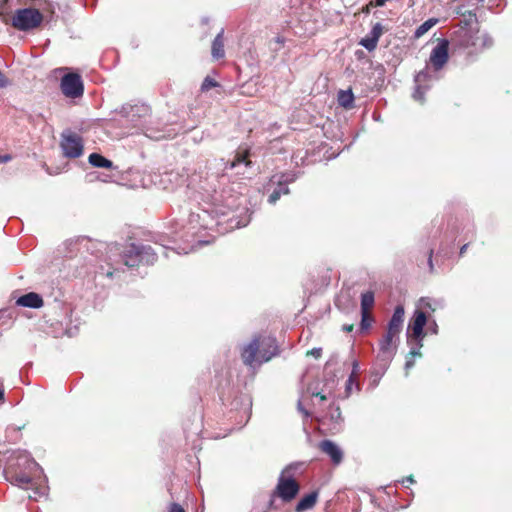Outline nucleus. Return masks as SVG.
Segmentation results:
<instances>
[{
	"label": "nucleus",
	"mask_w": 512,
	"mask_h": 512,
	"mask_svg": "<svg viewBox=\"0 0 512 512\" xmlns=\"http://www.w3.org/2000/svg\"><path fill=\"white\" fill-rule=\"evenodd\" d=\"M223 35H224V30L221 29L220 32L216 35V37L214 38V40L212 42V48H211L212 57L217 60L221 59L225 56Z\"/></svg>",
	"instance_id": "obj_23"
},
{
	"label": "nucleus",
	"mask_w": 512,
	"mask_h": 512,
	"mask_svg": "<svg viewBox=\"0 0 512 512\" xmlns=\"http://www.w3.org/2000/svg\"><path fill=\"white\" fill-rule=\"evenodd\" d=\"M319 448L324 454L330 457L334 464L338 465L342 462L343 452L335 442L327 439L323 440L319 443Z\"/></svg>",
	"instance_id": "obj_19"
},
{
	"label": "nucleus",
	"mask_w": 512,
	"mask_h": 512,
	"mask_svg": "<svg viewBox=\"0 0 512 512\" xmlns=\"http://www.w3.org/2000/svg\"><path fill=\"white\" fill-rule=\"evenodd\" d=\"M6 479L20 488L32 490L29 498L37 500L47 493V478L40 465L27 453L18 452L4 469Z\"/></svg>",
	"instance_id": "obj_1"
},
{
	"label": "nucleus",
	"mask_w": 512,
	"mask_h": 512,
	"mask_svg": "<svg viewBox=\"0 0 512 512\" xmlns=\"http://www.w3.org/2000/svg\"><path fill=\"white\" fill-rule=\"evenodd\" d=\"M430 78V75L427 70H422L415 76V91L413 93L414 100L423 103L424 102V94L427 90H429L430 86L426 84Z\"/></svg>",
	"instance_id": "obj_17"
},
{
	"label": "nucleus",
	"mask_w": 512,
	"mask_h": 512,
	"mask_svg": "<svg viewBox=\"0 0 512 512\" xmlns=\"http://www.w3.org/2000/svg\"><path fill=\"white\" fill-rule=\"evenodd\" d=\"M344 329L346 331H352L353 327L352 326H344Z\"/></svg>",
	"instance_id": "obj_48"
},
{
	"label": "nucleus",
	"mask_w": 512,
	"mask_h": 512,
	"mask_svg": "<svg viewBox=\"0 0 512 512\" xmlns=\"http://www.w3.org/2000/svg\"><path fill=\"white\" fill-rule=\"evenodd\" d=\"M88 162L98 168H106V169H113L114 164L111 160L105 158L101 154L98 153H92L88 157Z\"/></svg>",
	"instance_id": "obj_25"
},
{
	"label": "nucleus",
	"mask_w": 512,
	"mask_h": 512,
	"mask_svg": "<svg viewBox=\"0 0 512 512\" xmlns=\"http://www.w3.org/2000/svg\"><path fill=\"white\" fill-rule=\"evenodd\" d=\"M438 23L437 18H429L423 22L414 32V38L419 39Z\"/></svg>",
	"instance_id": "obj_26"
},
{
	"label": "nucleus",
	"mask_w": 512,
	"mask_h": 512,
	"mask_svg": "<svg viewBox=\"0 0 512 512\" xmlns=\"http://www.w3.org/2000/svg\"><path fill=\"white\" fill-rule=\"evenodd\" d=\"M4 400V390L0 388V401Z\"/></svg>",
	"instance_id": "obj_47"
},
{
	"label": "nucleus",
	"mask_w": 512,
	"mask_h": 512,
	"mask_svg": "<svg viewBox=\"0 0 512 512\" xmlns=\"http://www.w3.org/2000/svg\"><path fill=\"white\" fill-rule=\"evenodd\" d=\"M358 371H359V363L358 361H353V364H352V372L350 375H353V378L356 379V376L358 374Z\"/></svg>",
	"instance_id": "obj_38"
},
{
	"label": "nucleus",
	"mask_w": 512,
	"mask_h": 512,
	"mask_svg": "<svg viewBox=\"0 0 512 512\" xmlns=\"http://www.w3.org/2000/svg\"><path fill=\"white\" fill-rule=\"evenodd\" d=\"M317 498H318V493L316 491H313V492L305 495L297 503V505L295 507V511L296 512H304L309 509H312L317 502Z\"/></svg>",
	"instance_id": "obj_22"
},
{
	"label": "nucleus",
	"mask_w": 512,
	"mask_h": 512,
	"mask_svg": "<svg viewBox=\"0 0 512 512\" xmlns=\"http://www.w3.org/2000/svg\"><path fill=\"white\" fill-rule=\"evenodd\" d=\"M420 305L422 308L435 311L436 308L433 306L432 301L429 298H421Z\"/></svg>",
	"instance_id": "obj_32"
},
{
	"label": "nucleus",
	"mask_w": 512,
	"mask_h": 512,
	"mask_svg": "<svg viewBox=\"0 0 512 512\" xmlns=\"http://www.w3.org/2000/svg\"><path fill=\"white\" fill-rule=\"evenodd\" d=\"M149 113L150 108L145 104H126L121 108V114L123 117L127 118V120L130 121L134 127L145 130L146 136L156 140L166 138L168 136L166 133L154 132L152 129L146 127L145 121L142 119H145Z\"/></svg>",
	"instance_id": "obj_6"
},
{
	"label": "nucleus",
	"mask_w": 512,
	"mask_h": 512,
	"mask_svg": "<svg viewBox=\"0 0 512 512\" xmlns=\"http://www.w3.org/2000/svg\"><path fill=\"white\" fill-rule=\"evenodd\" d=\"M404 308L402 306H397L393 312V315L388 323L387 331L399 335L402 330V325L404 321Z\"/></svg>",
	"instance_id": "obj_20"
},
{
	"label": "nucleus",
	"mask_w": 512,
	"mask_h": 512,
	"mask_svg": "<svg viewBox=\"0 0 512 512\" xmlns=\"http://www.w3.org/2000/svg\"><path fill=\"white\" fill-rule=\"evenodd\" d=\"M356 379L353 378V375H350L346 382V396H349L352 390V385L355 383Z\"/></svg>",
	"instance_id": "obj_34"
},
{
	"label": "nucleus",
	"mask_w": 512,
	"mask_h": 512,
	"mask_svg": "<svg viewBox=\"0 0 512 512\" xmlns=\"http://www.w3.org/2000/svg\"><path fill=\"white\" fill-rule=\"evenodd\" d=\"M432 255H433V250L431 249L429 251V258H428V265H429V268H430V271L432 272L433 271V262H432Z\"/></svg>",
	"instance_id": "obj_43"
},
{
	"label": "nucleus",
	"mask_w": 512,
	"mask_h": 512,
	"mask_svg": "<svg viewBox=\"0 0 512 512\" xmlns=\"http://www.w3.org/2000/svg\"><path fill=\"white\" fill-rule=\"evenodd\" d=\"M296 468V465L290 464L282 470L273 492V495L278 496L284 502H291L299 493L300 486L291 474Z\"/></svg>",
	"instance_id": "obj_8"
},
{
	"label": "nucleus",
	"mask_w": 512,
	"mask_h": 512,
	"mask_svg": "<svg viewBox=\"0 0 512 512\" xmlns=\"http://www.w3.org/2000/svg\"><path fill=\"white\" fill-rule=\"evenodd\" d=\"M320 423L333 434L340 432L343 427V417L339 406H330L328 412L320 420Z\"/></svg>",
	"instance_id": "obj_13"
},
{
	"label": "nucleus",
	"mask_w": 512,
	"mask_h": 512,
	"mask_svg": "<svg viewBox=\"0 0 512 512\" xmlns=\"http://www.w3.org/2000/svg\"><path fill=\"white\" fill-rule=\"evenodd\" d=\"M16 304L18 306L36 309L43 306V299L39 294L35 292H29L27 294L20 296L16 300Z\"/></svg>",
	"instance_id": "obj_21"
},
{
	"label": "nucleus",
	"mask_w": 512,
	"mask_h": 512,
	"mask_svg": "<svg viewBox=\"0 0 512 512\" xmlns=\"http://www.w3.org/2000/svg\"><path fill=\"white\" fill-rule=\"evenodd\" d=\"M249 153L247 151L238 152L231 162L225 164L224 170L235 169L238 175H245L246 169L249 168L252 162L248 159Z\"/></svg>",
	"instance_id": "obj_16"
},
{
	"label": "nucleus",
	"mask_w": 512,
	"mask_h": 512,
	"mask_svg": "<svg viewBox=\"0 0 512 512\" xmlns=\"http://www.w3.org/2000/svg\"><path fill=\"white\" fill-rule=\"evenodd\" d=\"M215 201L217 203L214 204L213 208L208 210H203L201 214L191 213L189 217V230H195L196 224H199L200 227L208 228V223L205 222V218L213 214L215 217L227 216L230 212L235 211L241 205V198L237 195H229L225 196L224 193L215 197ZM188 231L187 233H189Z\"/></svg>",
	"instance_id": "obj_3"
},
{
	"label": "nucleus",
	"mask_w": 512,
	"mask_h": 512,
	"mask_svg": "<svg viewBox=\"0 0 512 512\" xmlns=\"http://www.w3.org/2000/svg\"><path fill=\"white\" fill-rule=\"evenodd\" d=\"M298 410L301 412L305 418L309 417V412L302 406L301 401H298Z\"/></svg>",
	"instance_id": "obj_41"
},
{
	"label": "nucleus",
	"mask_w": 512,
	"mask_h": 512,
	"mask_svg": "<svg viewBox=\"0 0 512 512\" xmlns=\"http://www.w3.org/2000/svg\"><path fill=\"white\" fill-rule=\"evenodd\" d=\"M61 90L70 98H78L83 95L84 85L81 76L76 73H68L61 79Z\"/></svg>",
	"instance_id": "obj_11"
},
{
	"label": "nucleus",
	"mask_w": 512,
	"mask_h": 512,
	"mask_svg": "<svg viewBox=\"0 0 512 512\" xmlns=\"http://www.w3.org/2000/svg\"><path fill=\"white\" fill-rule=\"evenodd\" d=\"M467 248H468V244H464V245L460 248V252H459L460 256L464 255V253L466 252Z\"/></svg>",
	"instance_id": "obj_45"
},
{
	"label": "nucleus",
	"mask_w": 512,
	"mask_h": 512,
	"mask_svg": "<svg viewBox=\"0 0 512 512\" xmlns=\"http://www.w3.org/2000/svg\"><path fill=\"white\" fill-rule=\"evenodd\" d=\"M428 331H430L432 334L438 333V325L435 320H433L429 323Z\"/></svg>",
	"instance_id": "obj_36"
},
{
	"label": "nucleus",
	"mask_w": 512,
	"mask_h": 512,
	"mask_svg": "<svg viewBox=\"0 0 512 512\" xmlns=\"http://www.w3.org/2000/svg\"><path fill=\"white\" fill-rule=\"evenodd\" d=\"M42 14L34 8L18 9L12 19V25L21 31L38 27L42 22Z\"/></svg>",
	"instance_id": "obj_10"
},
{
	"label": "nucleus",
	"mask_w": 512,
	"mask_h": 512,
	"mask_svg": "<svg viewBox=\"0 0 512 512\" xmlns=\"http://www.w3.org/2000/svg\"><path fill=\"white\" fill-rule=\"evenodd\" d=\"M297 174L294 172H280L272 175L263 186V192L268 194V203L275 204L282 195L290 193L288 185L295 182Z\"/></svg>",
	"instance_id": "obj_7"
},
{
	"label": "nucleus",
	"mask_w": 512,
	"mask_h": 512,
	"mask_svg": "<svg viewBox=\"0 0 512 512\" xmlns=\"http://www.w3.org/2000/svg\"><path fill=\"white\" fill-rule=\"evenodd\" d=\"M278 352V345L274 337L256 336L243 347L241 356L245 365L253 367L256 363L268 362Z\"/></svg>",
	"instance_id": "obj_2"
},
{
	"label": "nucleus",
	"mask_w": 512,
	"mask_h": 512,
	"mask_svg": "<svg viewBox=\"0 0 512 512\" xmlns=\"http://www.w3.org/2000/svg\"><path fill=\"white\" fill-rule=\"evenodd\" d=\"M169 512H185V510L181 505L172 503L169 507Z\"/></svg>",
	"instance_id": "obj_35"
},
{
	"label": "nucleus",
	"mask_w": 512,
	"mask_h": 512,
	"mask_svg": "<svg viewBox=\"0 0 512 512\" xmlns=\"http://www.w3.org/2000/svg\"><path fill=\"white\" fill-rule=\"evenodd\" d=\"M60 148L64 157L79 158L84 151L83 139L71 130H64L60 136Z\"/></svg>",
	"instance_id": "obj_9"
},
{
	"label": "nucleus",
	"mask_w": 512,
	"mask_h": 512,
	"mask_svg": "<svg viewBox=\"0 0 512 512\" xmlns=\"http://www.w3.org/2000/svg\"><path fill=\"white\" fill-rule=\"evenodd\" d=\"M372 321H373V319L370 316L369 312L361 311L360 325H361L362 330H367L371 326Z\"/></svg>",
	"instance_id": "obj_30"
},
{
	"label": "nucleus",
	"mask_w": 512,
	"mask_h": 512,
	"mask_svg": "<svg viewBox=\"0 0 512 512\" xmlns=\"http://www.w3.org/2000/svg\"><path fill=\"white\" fill-rule=\"evenodd\" d=\"M197 244L201 245V244H207L208 242L207 241H201V240H197L196 241Z\"/></svg>",
	"instance_id": "obj_49"
},
{
	"label": "nucleus",
	"mask_w": 512,
	"mask_h": 512,
	"mask_svg": "<svg viewBox=\"0 0 512 512\" xmlns=\"http://www.w3.org/2000/svg\"><path fill=\"white\" fill-rule=\"evenodd\" d=\"M218 85V83L212 79L211 77L207 76L204 81L202 82V85H201V90L202 91H208L209 89L213 88V87H216Z\"/></svg>",
	"instance_id": "obj_31"
},
{
	"label": "nucleus",
	"mask_w": 512,
	"mask_h": 512,
	"mask_svg": "<svg viewBox=\"0 0 512 512\" xmlns=\"http://www.w3.org/2000/svg\"><path fill=\"white\" fill-rule=\"evenodd\" d=\"M11 159L12 157L9 154L0 155V164L9 162Z\"/></svg>",
	"instance_id": "obj_42"
},
{
	"label": "nucleus",
	"mask_w": 512,
	"mask_h": 512,
	"mask_svg": "<svg viewBox=\"0 0 512 512\" xmlns=\"http://www.w3.org/2000/svg\"><path fill=\"white\" fill-rule=\"evenodd\" d=\"M8 85L7 78L3 75V73L0 71V89L4 88Z\"/></svg>",
	"instance_id": "obj_39"
},
{
	"label": "nucleus",
	"mask_w": 512,
	"mask_h": 512,
	"mask_svg": "<svg viewBox=\"0 0 512 512\" xmlns=\"http://www.w3.org/2000/svg\"><path fill=\"white\" fill-rule=\"evenodd\" d=\"M109 269L105 270L104 267H101V274H105L109 278H113L114 276H117L120 272V267L118 266V263L116 266L114 264H109Z\"/></svg>",
	"instance_id": "obj_29"
},
{
	"label": "nucleus",
	"mask_w": 512,
	"mask_h": 512,
	"mask_svg": "<svg viewBox=\"0 0 512 512\" xmlns=\"http://www.w3.org/2000/svg\"><path fill=\"white\" fill-rule=\"evenodd\" d=\"M374 305V293L367 291L361 294V311L369 312V309Z\"/></svg>",
	"instance_id": "obj_27"
},
{
	"label": "nucleus",
	"mask_w": 512,
	"mask_h": 512,
	"mask_svg": "<svg viewBox=\"0 0 512 512\" xmlns=\"http://www.w3.org/2000/svg\"><path fill=\"white\" fill-rule=\"evenodd\" d=\"M426 324H427V316H426L425 312H423L421 310H416L414 312L413 318L409 324V329L411 330L410 340H409L410 343H412L413 341H418L419 346H423L422 341L425 336L424 327Z\"/></svg>",
	"instance_id": "obj_12"
},
{
	"label": "nucleus",
	"mask_w": 512,
	"mask_h": 512,
	"mask_svg": "<svg viewBox=\"0 0 512 512\" xmlns=\"http://www.w3.org/2000/svg\"><path fill=\"white\" fill-rule=\"evenodd\" d=\"M414 366V358L407 356L406 363H405V370L406 374L408 371Z\"/></svg>",
	"instance_id": "obj_37"
},
{
	"label": "nucleus",
	"mask_w": 512,
	"mask_h": 512,
	"mask_svg": "<svg viewBox=\"0 0 512 512\" xmlns=\"http://www.w3.org/2000/svg\"><path fill=\"white\" fill-rule=\"evenodd\" d=\"M448 46H449L448 40L442 39L432 49L429 61L436 71L440 70L448 61V58H449Z\"/></svg>",
	"instance_id": "obj_15"
},
{
	"label": "nucleus",
	"mask_w": 512,
	"mask_h": 512,
	"mask_svg": "<svg viewBox=\"0 0 512 512\" xmlns=\"http://www.w3.org/2000/svg\"><path fill=\"white\" fill-rule=\"evenodd\" d=\"M157 260V252L150 245L131 243L120 254V263L127 268L152 265Z\"/></svg>",
	"instance_id": "obj_4"
},
{
	"label": "nucleus",
	"mask_w": 512,
	"mask_h": 512,
	"mask_svg": "<svg viewBox=\"0 0 512 512\" xmlns=\"http://www.w3.org/2000/svg\"><path fill=\"white\" fill-rule=\"evenodd\" d=\"M383 33V26L381 23H376L373 25L371 31L363 37L359 44L363 46L368 51H373L376 49L378 41Z\"/></svg>",
	"instance_id": "obj_18"
},
{
	"label": "nucleus",
	"mask_w": 512,
	"mask_h": 512,
	"mask_svg": "<svg viewBox=\"0 0 512 512\" xmlns=\"http://www.w3.org/2000/svg\"><path fill=\"white\" fill-rule=\"evenodd\" d=\"M321 352H322L321 348H313L312 350H310L308 352V354L314 356L315 358H318V357H320Z\"/></svg>",
	"instance_id": "obj_40"
},
{
	"label": "nucleus",
	"mask_w": 512,
	"mask_h": 512,
	"mask_svg": "<svg viewBox=\"0 0 512 512\" xmlns=\"http://www.w3.org/2000/svg\"><path fill=\"white\" fill-rule=\"evenodd\" d=\"M337 101L344 109H352L354 107V94L352 90H340L337 95Z\"/></svg>",
	"instance_id": "obj_24"
},
{
	"label": "nucleus",
	"mask_w": 512,
	"mask_h": 512,
	"mask_svg": "<svg viewBox=\"0 0 512 512\" xmlns=\"http://www.w3.org/2000/svg\"><path fill=\"white\" fill-rule=\"evenodd\" d=\"M312 395H313V396H315V397H319L321 401L326 400V396H325V395H323V394H322V393H320V392H317V393H314V392H313V393H312Z\"/></svg>",
	"instance_id": "obj_44"
},
{
	"label": "nucleus",
	"mask_w": 512,
	"mask_h": 512,
	"mask_svg": "<svg viewBox=\"0 0 512 512\" xmlns=\"http://www.w3.org/2000/svg\"><path fill=\"white\" fill-rule=\"evenodd\" d=\"M405 481L409 482V483H414L415 482L413 476L406 477L405 480H403V482H405Z\"/></svg>",
	"instance_id": "obj_46"
},
{
	"label": "nucleus",
	"mask_w": 512,
	"mask_h": 512,
	"mask_svg": "<svg viewBox=\"0 0 512 512\" xmlns=\"http://www.w3.org/2000/svg\"><path fill=\"white\" fill-rule=\"evenodd\" d=\"M466 25L468 24L466 23ZM454 40L461 48L469 50L470 53L482 51L493 44L492 38L487 33L479 34V31H473L467 26L460 28L455 33Z\"/></svg>",
	"instance_id": "obj_5"
},
{
	"label": "nucleus",
	"mask_w": 512,
	"mask_h": 512,
	"mask_svg": "<svg viewBox=\"0 0 512 512\" xmlns=\"http://www.w3.org/2000/svg\"><path fill=\"white\" fill-rule=\"evenodd\" d=\"M394 339H398V335L389 331L383 336L379 343L378 360L383 361L387 365L395 354L396 347L393 345Z\"/></svg>",
	"instance_id": "obj_14"
},
{
	"label": "nucleus",
	"mask_w": 512,
	"mask_h": 512,
	"mask_svg": "<svg viewBox=\"0 0 512 512\" xmlns=\"http://www.w3.org/2000/svg\"><path fill=\"white\" fill-rule=\"evenodd\" d=\"M421 347L422 346H419L418 341H415V346L411 347L408 356H410L412 358H415L416 356H421V352H420Z\"/></svg>",
	"instance_id": "obj_33"
},
{
	"label": "nucleus",
	"mask_w": 512,
	"mask_h": 512,
	"mask_svg": "<svg viewBox=\"0 0 512 512\" xmlns=\"http://www.w3.org/2000/svg\"><path fill=\"white\" fill-rule=\"evenodd\" d=\"M228 221L231 223V227H245L250 222V215H246L245 217H241L240 219H234V217H232Z\"/></svg>",
	"instance_id": "obj_28"
}]
</instances>
